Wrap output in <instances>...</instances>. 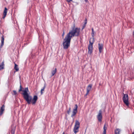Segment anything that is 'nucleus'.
Returning <instances> with one entry per match:
<instances>
[{
  "instance_id": "obj_1",
  "label": "nucleus",
  "mask_w": 134,
  "mask_h": 134,
  "mask_svg": "<svg viewBox=\"0 0 134 134\" xmlns=\"http://www.w3.org/2000/svg\"><path fill=\"white\" fill-rule=\"evenodd\" d=\"M23 92V93L22 94L24 98L28 104H30L31 103L32 104L34 105L36 103L38 99L37 96H34L32 99V96L29 95L28 93L29 92L28 87L25 88Z\"/></svg>"
},
{
  "instance_id": "obj_2",
  "label": "nucleus",
  "mask_w": 134,
  "mask_h": 134,
  "mask_svg": "<svg viewBox=\"0 0 134 134\" xmlns=\"http://www.w3.org/2000/svg\"><path fill=\"white\" fill-rule=\"evenodd\" d=\"M79 34H67L63 40V48L67 49L70 46V41L72 37L75 36H78Z\"/></svg>"
},
{
  "instance_id": "obj_3",
  "label": "nucleus",
  "mask_w": 134,
  "mask_h": 134,
  "mask_svg": "<svg viewBox=\"0 0 134 134\" xmlns=\"http://www.w3.org/2000/svg\"><path fill=\"white\" fill-rule=\"evenodd\" d=\"M92 37L90 38L89 41V44L88 46V53L91 54L92 53L93 50V44L94 42V38L93 35H92Z\"/></svg>"
},
{
  "instance_id": "obj_4",
  "label": "nucleus",
  "mask_w": 134,
  "mask_h": 134,
  "mask_svg": "<svg viewBox=\"0 0 134 134\" xmlns=\"http://www.w3.org/2000/svg\"><path fill=\"white\" fill-rule=\"evenodd\" d=\"M80 126L79 122L78 121L76 120L73 129V131L75 133H76L79 131V129L80 127Z\"/></svg>"
},
{
  "instance_id": "obj_5",
  "label": "nucleus",
  "mask_w": 134,
  "mask_h": 134,
  "mask_svg": "<svg viewBox=\"0 0 134 134\" xmlns=\"http://www.w3.org/2000/svg\"><path fill=\"white\" fill-rule=\"evenodd\" d=\"M75 26H74V27ZM80 29L79 27L74 28H72V30L70 32L69 34H79L80 32Z\"/></svg>"
},
{
  "instance_id": "obj_6",
  "label": "nucleus",
  "mask_w": 134,
  "mask_h": 134,
  "mask_svg": "<svg viewBox=\"0 0 134 134\" xmlns=\"http://www.w3.org/2000/svg\"><path fill=\"white\" fill-rule=\"evenodd\" d=\"M123 100L124 103L127 106L129 105V98L128 95L127 94H124L123 98Z\"/></svg>"
},
{
  "instance_id": "obj_7",
  "label": "nucleus",
  "mask_w": 134,
  "mask_h": 134,
  "mask_svg": "<svg viewBox=\"0 0 134 134\" xmlns=\"http://www.w3.org/2000/svg\"><path fill=\"white\" fill-rule=\"evenodd\" d=\"M102 112L101 110L99 111V113L97 116V118L98 121L101 122L102 121Z\"/></svg>"
},
{
  "instance_id": "obj_8",
  "label": "nucleus",
  "mask_w": 134,
  "mask_h": 134,
  "mask_svg": "<svg viewBox=\"0 0 134 134\" xmlns=\"http://www.w3.org/2000/svg\"><path fill=\"white\" fill-rule=\"evenodd\" d=\"M77 104H75V108L73 109L72 114L71 116L72 117L74 116L77 112Z\"/></svg>"
},
{
  "instance_id": "obj_9",
  "label": "nucleus",
  "mask_w": 134,
  "mask_h": 134,
  "mask_svg": "<svg viewBox=\"0 0 134 134\" xmlns=\"http://www.w3.org/2000/svg\"><path fill=\"white\" fill-rule=\"evenodd\" d=\"M92 86V84H90L87 86V92L85 95V96H87L89 93L91 89Z\"/></svg>"
},
{
  "instance_id": "obj_10",
  "label": "nucleus",
  "mask_w": 134,
  "mask_h": 134,
  "mask_svg": "<svg viewBox=\"0 0 134 134\" xmlns=\"http://www.w3.org/2000/svg\"><path fill=\"white\" fill-rule=\"evenodd\" d=\"M103 44L102 43H99L98 44V48L99 53H101L103 51Z\"/></svg>"
},
{
  "instance_id": "obj_11",
  "label": "nucleus",
  "mask_w": 134,
  "mask_h": 134,
  "mask_svg": "<svg viewBox=\"0 0 134 134\" xmlns=\"http://www.w3.org/2000/svg\"><path fill=\"white\" fill-rule=\"evenodd\" d=\"M16 126L12 125L11 127V133L12 134H14Z\"/></svg>"
},
{
  "instance_id": "obj_12",
  "label": "nucleus",
  "mask_w": 134,
  "mask_h": 134,
  "mask_svg": "<svg viewBox=\"0 0 134 134\" xmlns=\"http://www.w3.org/2000/svg\"><path fill=\"white\" fill-rule=\"evenodd\" d=\"M5 106L4 105H2L0 109V116L2 115L4 111Z\"/></svg>"
},
{
  "instance_id": "obj_13",
  "label": "nucleus",
  "mask_w": 134,
  "mask_h": 134,
  "mask_svg": "<svg viewBox=\"0 0 134 134\" xmlns=\"http://www.w3.org/2000/svg\"><path fill=\"white\" fill-rule=\"evenodd\" d=\"M4 36L3 35H2V36L1 37V43L0 46L1 48H2L4 45Z\"/></svg>"
},
{
  "instance_id": "obj_14",
  "label": "nucleus",
  "mask_w": 134,
  "mask_h": 134,
  "mask_svg": "<svg viewBox=\"0 0 134 134\" xmlns=\"http://www.w3.org/2000/svg\"><path fill=\"white\" fill-rule=\"evenodd\" d=\"M121 130L120 129L116 128V129L115 131V134H120V132Z\"/></svg>"
},
{
  "instance_id": "obj_15",
  "label": "nucleus",
  "mask_w": 134,
  "mask_h": 134,
  "mask_svg": "<svg viewBox=\"0 0 134 134\" xmlns=\"http://www.w3.org/2000/svg\"><path fill=\"white\" fill-rule=\"evenodd\" d=\"M56 72L57 69L56 68H55L54 69V70H52L51 71L52 75L51 77H52L54 76V75L56 73Z\"/></svg>"
},
{
  "instance_id": "obj_16",
  "label": "nucleus",
  "mask_w": 134,
  "mask_h": 134,
  "mask_svg": "<svg viewBox=\"0 0 134 134\" xmlns=\"http://www.w3.org/2000/svg\"><path fill=\"white\" fill-rule=\"evenodd\" d=\"M14 63L15 65L14 69L16 71H18L19 70V68H18V66L16 64L15 62H14Z\"/></svg>"
},
{
  "instance_id": "obj_17",
  "label": "nucleus",
  "mask_w": 134,
  "mask_h": 134,
  "mask_svg": "<svg viewBox=\"0 0 134 134\" xmlns=\"http://www.w3.org/2000/svg\"><path fill=\"white\" fill-rule=\"evenodd\" d=\"M107 129V127L106 126V124H104V127H103V129L104 131L103 132V134H106V130Z\"/></svg>"
},
{
  "instance_id": "obj_18",
  "label": "nucleus",
  "mask_w": 134,
  "mask_h": 134,
  "mask_svg": "<svg viewBox=\"0 0 134 134\" xmlns=\"http://www.w3.org/2000/svg\"><path fill=\"white\" fill-rule=\"evenodd\" d=\"M4 62H3L0 65V70L4 69Z\"/></svg>"
},
{
  "instance_id": "obj_19",
  "label": "nucleus",
  "mask_w": 134,
  "mask_h": 134,
  "mask_svg": "<svg viewBox=\"0 0 134 134\" xmlns=\"http://www.w3.org/2000/svg\"><path fill=\"white\" fill-rule=\"evenodd\" d=\"M46 84H44V86L43 87V88H42L41 90V95L43 93V91H44V90L46 88Z\"/></svg>"
},
{
  "instance_id": "obj_20",
  "label": "nucleus",
  "mask_w": 134,
  "mask_h": 134,
  "mask_svg": "<svg viewBox=\"0 0 134 134\" xmlns=\"http://www.w3.org/2000/svg\"><path fill=\"white\" fill-rule=\"evenodd\" d=\"M7 9L6 7H5L4 12L3 13V14L7 15Z\"/></svg>"
},
{
  "instance_id": "obj_21",
  "label": "nucleus",
  "mask_w": 134,
  "mask_h": 134,
  "mask_svg": "<svg viewBox=\"0 0 134 134\" xmlns=\"http://www.w3.org/2000/svg\"><path fill=\"white\" fill-rule=\"evenodd\" d=\"M71 112V108L70 107L69 109V110L67 111V113L69 115L70 114V113Z\"/></svg>"
},
{
  "instance_id": "obj_22",
  "label": "nucleus",
  "mask_w": 134,
  "mask_h": 134,
  "mask_svg": "<svg viewBox=\"0 0 134 134\" xmlns=\"http://www.w3.org/2000/svg\"><path fill=\"white\" fill-rule=\"evenodd\" d=\"M87 19H85V22L84 25H86L87 24Z\"/></svg>"
},
{
  "instance_id": "obj_23",
  "label": "nucleus",
  "mask_w": 134,
  "mask_h": 134,
  "mask_svg": "<svg viewBox=\"0 0 134 134\" xmlns=\"http://www.w3.org/2000/svg\"><path fill=\"white\" fill-rule=\"evenodd\" d=\"M13 92L14 95H16V94H17V92L16 91L14 90V91H13Z\"/></svg>"
},
{
  "instance_id": "obj_24",
  "label": "nucleus",
  "mask_w": 134,
  "mask_h": 134,
  "mask_svg": "<svg viewBox=\"0 0 134 134\" xmlns=\"http://www.w3.org/2000/svg\"><path fill=\"white\" fill-rule=\"evenodd\" d=\"M6 15V14H3V16L2 17L4 19L5 18V17Z\"/></svg>"
},
{
  "instance_id": "obj_25",
  "label": "nucleus",
  "mask_w": 134,
  "mask_h": 134,
  "mask_svg": "<svg viewBox=\"0 0 134 134\" xmlns=\"http://www.w3.org/2000/svg\"><path fill=\"white\" fill-rule=\"evenodd\" d=\"M92 34H94V32L93 31V28H92Z\"/></svg>"
},
{
  "instance_id": "obj_26",
  "label": "nucleus",
  "mask_w": 134,
  "mask_h": 134,
  "mask_svg": "<svg viewBox=\"0 0 134 134\" xmlns=\"http://www.w3.org/2000/svg\"><path fill=\"white\" fill-rule=\"evenodd\" d=\"M85 26H86V25H84L83 26V27H82V30L83 29L85 28Z\"/></svg>"
},
{
  "instance_id": "obj_27",
  "label": "nucleus",
  "mask_w": 134,
  "mask_h": 134,
  "mask_svg": "<svg viewBox=\"0 0 134 134\" xmlns=\"http://www.w3.org/2000/svg\"><path fill=\"white\" fill-rule=\"evenodd\" d=\"M67 0V1L69 2H70L71 1H72V0Z\"/></svg>"
},
{
  "instance_id": "obj_28",
  "label": "nucleus",
  "mask_w": 134,
  "mask_h": 134,
  "mask_svg": "<svg viewBox=\"0 0 134 134\" xmlns=\"http://www.w3.org/2000/svg\"><path fill=\"white\" fill-rule=\"evenodd\" d=\"M22 91V90H21V88H20V89L19 90V92H20L21 91Z\"/></svg>"
},
{
  "instance_id": "obj_29",
  "label": "nucleus",
  "mask_w": 134,
  "mask_h": 134,
  "mask_svg": "<svg viewBox=\"0 0 134 134\" xmlns=\"http://www.w3.org/2000/svg\"><path fill=\"white\" fill-rule=\"evenodd\" d=\"M20 88H21V89L22 88V87L21 85H20Z\"/></svg>"
},
{
  "instance_id": "obj_30",
  "label": "nucleus",
  "mask_w": 134,
  "mask_h": 134,
  "mask_svg": "<svg viewBox=\"0 0 134 134\" xmlns=\"http://www.w3.org/2000/svg\"><path fill=\"white\" fill-rule=\"evenodd\" d=\"M64 34H63V35H62V36H63H63H64Z\"/></svg>"
},
{
  "instance_id": "obj_31",
  "label": "nucleus",
  "mask_w": 134,
  "mask_h": 134,
  "mask_svg": "<svg viewBox=\"0 0 134 134\" xmlns=\"http://www.w3.org/2000/svg\"><path fill=\"white\" fill-rule=\"evenodd\" d=\"M62 134H65L64 132H63Z\"/></svg>"
},
{
  "instance_id": "obj_32",
  "label": "nucleus",
  "mask_w": 134,
  "mask_h": 134,
  "mask_svg": "<svg viewBox=\"0 0 134 134\" xmlns=\"http://www.w3.org/2000/svg\"><path fill=\"white\" fill-rule=\"evenodd\" d=\"M132 134H134V131L132 133Z\"/></svg>"
},
{
  "instance_id": "obj_33",
  "label": "nucleus",
  "mask_w": 134,
  "mask_h": 134,
  "mask_svg": "<svg viewBox=\"0 0 134 134\" xmlns=\"http://www.w3.org/2000/svg\"><path fill=\"white\" fill-rule=\"evenodd\" d=\"M85 1L86 2L87 1V0H85Z\"/></svg>"
},
{
  "instance_id": "obj_34",
  "label": "nucleus",
  "mask_w": 134,
  "mask_h": 134,
  "mask_svg": "<svg viewBox=\"0 0 134 134\" xmlns=\"http://www.w3.org/2000/svg\"><path fill=\"white\" fill-rule=\"evenodd\" d=\"M38 36H39V37H40V36H39V35H38Z\"/></svg>"
},
{
  "instance_id": "obj_35",
  "label": "nucleus",
  "mask_w": 134,
  "mask_h": 134,
  "mask_svg": "<svg viewBox=\"0 0 134 134\" xmlns=\"http://www.w3.org/2000/svg\"><path fill=\"white\" fill-rule=\"evenodd\" d=\"M133 33H134V31Z\"/></svg>"
}]
</instances>
